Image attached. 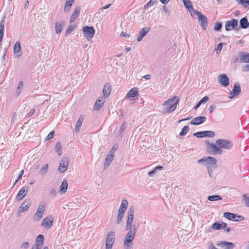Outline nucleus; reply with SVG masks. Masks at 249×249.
I'll return each instance as SVG.
<instances>
[{
	"instance_id": "a19ab883",
	"label": "nucleus",
	"mask_w": 249,
	"mask_h": 249,
	"mask_svg": "<svg viewBox=\"0 0 249 249\" xmlns=\"http://www.w3.org/2000/svg\"><path fill=\"white\" fill-rule=\"evenodd\" d=\"M62 145L60 142H57L55 145V148L57 153L58 155L60 156L62 155V151L61 150Z\"/></svg>"
},
{
	"instance_id": "393cba45",
	"label": "nucleus",
	"mask_w": 249,
	"mask_h": 249,
	"mask_svg": "<svg viewBox=\"0 0 249 249\" xmlns=\"http://www.w3.org/2000/svg\"><path fill=\"white\" fill-rule=\"evenodd\" d=\"M240 61L241 63H249V53L245 52L240 53Z\"/></svg>"
},
{
	"instance_id": "20e7f679",
	"label": "nucleus",
	"mask_w": 249,
	"mask_h": 249,
	"mask_svg": "<svg viewBox=\"0 0 249 249\" xmlns=\"http://www.w3.org/2000/svg\"><path fill=\"white\" fill-rule=\"evenodd\" d=\"M115 233L114 231H109L106 238V249H112L115 239Z\"/></svg>"
},
{
	"instance_id": "79ce46f5",
	"label": "nucleus",
	"mask_w": 249,
	"mask_h": 249,
	"mask_svg": "<svg viewBox=\"0 0 249 249\" xmlns=\"http://www.w3.org/2000/svg\"><path fill=\"white\" fill-rule=\"evenodd\" d=\"M243 201L245 205L249 207V194H245L243 195Z\"/></svg>"
},
{
	"instance_id": "c85d7f7f",
	"label": "nucleus",
	"mask_w": 249,
	"mask_h": 249,
	"mask_svg": "<svg viewBox=\"0 0 249 249\" xmlns=\"http://www.w3.org/2000/svg\"><path fill=\"white\" fill-rule=\"evenodd\" d=\"M74 2V0H66L64 8L65 13H68L71 9V6Z\"/></svg>"
},
{
	"instance_id": "680f3d73",
	"label": "nucleus",
	"mask_w": 249,
	"mask_h": 249,
	"mask_svg": "<svg viewBox=\"0 0 249 249\" xmlns=\"http://www.w3.org/2000/svg\"><path fill=\"white\" fill-rule=\"evenodd\" d=\"M120 36L127 38L130 36V35L128 34L126 32H122L120 34Z\"/></svg>"
},
{
	"instance_id": "4c0bfd02",
	"label": "nucleus",
	"mask_w": 249,
	"mask_h": 249,
	"mask_svg": "<svg viewBox=\"0 0 249 249\" xmlns=\"http://www.w3.org/2000/svg\"><path fill=\"white\" fill-rule=\"evenodd\" d=\"M48 164H45L42 168L39 170V173L42 176H44L48 172Z\"/></svg>"
},
{
	"instance_id": "c9c22d12",
	"label": "nucleus",
	"mask_w": 249,
	"mask_h": 249,
	"mask_svg": "<svg viewBox=\"0 0 249 249\" xmlns=\"http://www.w3.org/2000/svg\"><path fill=\"white\" fill-rule=\"evenodd\" d=\"M183 1L184 5L186 7V8L189 10L191 11V10H193V7L192 4V2L190 0H182Z\"/></svg>"
},
{
	"instance_id": "72a5a7b5",
	"label": "nucleus",
	"mask_w": 249,
	"mask_h": 249,
	"mask_svg": "<svg viewBox=\"0 0 249 249\" xmlns=\"http://www.w3.org/2000/svg\"><path fill=\"white\" fill-rule=\"evenodd\" d=\"M224 216L227 219L230 220H235L236 215L235 213H230V212H225L223 214Z\"/></svg>"
},
{
	"instance_id": "49530a36",
	"label": "nucleus",
	"mask_w": 249,
	"mask_h": 249,
	"mask_svg": "<svg viewBox=\"0 0 249 249\" xmlns=\"http://www.w3.org/2000/svg\"><path fill=\"white\" fill-rule=\"evenodd\" d=\"M155 2L156 0H150L144 6V9H146L148 7L153 5Z\"/></svg>"
},
{
	"instance_id": "09e8293b",
	"label": "nucleus",
	"mask_w": 249,
	"mask_h": 249,
	"mask_svg": "<svg viewBox=\"0 0 249 249\" xmlns=\"http://www.w3.org/2000/svg\"><path fill=\"white\" fill-rule=\"evenodd\" d=\"M239 2L240 4H242L244 7H247V6L245 4H248L249 5V0H236Z\"/></svg>"
},
{
	"instance_id": "aec40b11",
	"label": "nucleus",
	"mask_w": 249,
	"mask_h": 249,
	"mask_svg": "<svg viewBox=\"0 0 249 249\" xmlns=\"http://www.w3.org/2000/svg\"><path fill=\"white\" fill-rule=\"evenodd\" d=\"M217 245L222 248L225 247V249H233L235 247L234 243L228 241H219L217 243Z\"/></svg>"
},
{
	"instance_id": "f704fd0d",
	"label": "nucleus",
	"mask_w": 249,
	"mask_h": 249,
	"mask_svg": "<svg viewBox=\"0 0 249 249\" xmlns=\"http://www.w3.org/2000/svg\"><path fill=\"white\" fill-rule=\"evenodd\" d=\"M44 236L42 234L38 235L36 239L35 244H38L41 247H42L44 244Z\"/></svg>"
},
{
	"instance_id": "a18cd8bd",
	"label": "nucleus",
	"mask_w": 249,
	"mask_h": 249,
	"mask_svg": "<svg viewBox=\"0 0 249 249\" xmlns=\"http://www.w3.org/2000/svg\"><path fill=\"white\" fill-rule=\"evenodd\" d=\"M222 22H216L214 24V29L216 31H219L222 28Z\"/></svg>"
},
{
	"instance_id": "5701e85b",
	"label": "nucleus",
	"mask_w": 249,
	"mask_h": 249,
	"mask_svg": "<svg viewBox=\"0 0 249 249\" xmlns=\"http://www.w3.org/2000/svg\"><path fill=\"white\" fill-rule=\"evenodd\" d=\"M227 224L225 222L219 223L218 222H214L212 226V228L213 230H219L226 228Z\"/></svg>"
},
{
	"instance_id": "e433bc0d",
	"label": "nucleus",
	"mask_w": 249,
	"mask_h": 249,
	"mask_svg": "<svg viewBox=\"0 0 249 249\" xmlns=\"http://www.w3.org/2000/svg\"><path fill=\"white\" fill-rule=\"evenodd\" d=\"M68 188V182L66 179H64L60 186V191L62 193H65Z\"/></svg>"
},
{
	"instance_id": "f8f14e48",
	"label": "nucleus",
	"mask_w": 249,
	"mask_h": 249,
	"mask_svg": "<svg viewBox=\"0 0 249 249\" xmlns=\"http://www.w3.org/2000/svg\"><path fill=\"white\" fill-rule=\"evenodd\" d=\"M53 217L50 215L45 217L42 221L41 226L45 229H49L53 225Z\"/></svg>"
},
{
	"instance_id": "69168bd1",
	"label": "nucleus",
	"mask_w": 249,
	"mask_h": 249,
	"mask_svg": "<svg viewBox=\"0 0 249 249\" xmlns=\"http://www.w3.org/2000/svg\"><path fill=\"white\" fill-rule=\"evenodd\" d=\"M42 247L40 246L38 244H35L32 248V249H41Z\"/></svg>"
},
{
	"instance_id": "a878e982",
	"label": "nucleus",
	"mask_w": 249,
	"mask_h": 249,
	"mask_svg": "<svg viewBox=\"0 0 249 249\" xmlns=\"http://www.w3.org/2000/svg\"><path fill=\"white\" fill-rule=\"evenodd\" d=\"M114 157V155H111L109 153L107 154V156L105 161L104 162V168H107L110 164H111L112 161L113 160Z\"/></svg>"
},
{
	"instance_id": "dca6fc26",
	"label": "nucleus",
	"mask_w": 249,
	"mask_h": 249,
	"mask_svg": "<svg viewBox=\"0 0 249 249\" xmlns=\"http://www.w3.org/2000/svg\"><path fill=\"white\" fill-rule=\"evenodd\" d=\"M21 45L19 41H17L14 47V53L17 57H20L22 56V53L21 52Z\"/></svg>"
},
{
	"instance_id": "de8ad7c7",
	"label": "nucleus",
	"mask_w": 249,
	"mask_h": 249,
	"mask_svg": "<svg viewBox=\"0 0 249 249\" xmlns=\"http://www.w3.org/2000/svg\"><path fill=\"white\" fill-rule=\"evenodd\" d=\"M74 28H75V27L74 25H70L68 27V28L66 31V34L69 35L70 34H71L72 32V31L74 30Z\"/></svg>"
},
{
	"instance_id": "cd10ccee",
	"label": "nucleus",
	"mask_w": 249,
	"mask_h": 249,
	"mask_svg": "<svg viewBox=\"0 0 249 249\" xmlns=\"http://www.w3.org/2000/svg\"><path fill=\"white\" fill-rule=\"evenodd\" d=\"M64 22L63 21L56 22L55 24V33L57 34H60L63 30Z\"/></svg>"
},
{
	"instance_id": "37998d69",
	"label": "nucleus",
	"mask_w": 249,
	"mask_h": 249,
	"mask_svg": "<svg viewBox=\"0 0 249 249\" xmlns=\"http://www.w3.org/2000/svg\"><path fill=\"white\" fill-rule=\"evenodd\" d=\"M189 130V128L188 127V125H184L183 128L182 129L181 132H180V135H185L188 132Z\"/></svg>"
},
{
	"instance_id": "0eeeda50",
	"label": "nucleus",
	"mask_w": 249,
	"mask_h": 249,
	"mask_svg": "<svg viewBox=\"0 0 249 249\" xmlns=\"http://www.w3.org/2000/svg\"><path fill=\"white\" fill-rule=\"evenodd\" d=\"M45 211V205L43 203L39 204L37 211L34 215V219L35 221H39L43 217Z\"/></svg>"
},
{
	"instance_id": "1a4fd4ad",
	"label": "nucleus",
	"mask_w": 249,
	"mask_h": 249,
	"mask_svg": "<svg viewBox=\"0 0 249 249\" xmlns=\"http://www.w3.org/2000/svg\"><path fill=\"white\" fill-rule=\"evenodd\" d=\"M83 31L85 37L89 40L92 38L94 36L95 30L93 27L86 26L83 28Z\"/></svg>"
},
{
	"instance_id": "f3484780",
	"label": "nucleus",
	"mask_w": 249,
	"mask_h": 249,
	"mask_svg": "<svg viewBox=\"0 0 249 249\" xmlns=\"http://www.w3.org/2000/svg\"><path fill=\"white\" fill-rule=\"evenodd\" d=\"M206 120L205 116H199L194 118L191 121L188 123V124H201Z\"/></svg>"
},
{
	"instance_id": "bb28decb",
	"label": "nucleus",
	"mask_w": 249,
	"mask_h": 249,
	"mask_svg": "<svg viewBox=\"0 0 249 249\" xmlns=\"http://www.w3.org/2000/svg\"><path fill=\"white\" fill-rule=\"evenodd\" d=\"M80 7H77L75 9L74 11L72 13V15L71 16L70 22V23H73L76 18L78 17L79 15L80 14Z\"/></svg>"
},
{
	"instance_id": "0e129e2a",
	"label": "nucleus",
	"mask_w": 249,
	"mask_h": 249,
	"mask_svg": "<svg viewBox=\"0 0 249 249\" xmlns=\"http://www.w3.org/2000/svg\"><path fill=\"white\" fill-rule=\"evenodd\" d=\"M223 47V43H220L218 44L217 47V53H218V51L219 52L221 51L222 48Z\"/></svg>"
},
{
	"instance_id": "e2e57ef3",
	"label": "nucleus",
	"mask_w": 249,
	"mask_h": 249,
	"mask_svg": "<svg viewBox=\"0 0 249 249\" xmlns=\"http://www.w3.org/2000/svg\"><path fill=\"white\" fill-rule=\"evenodd\" d=\"M208 249H217L212 242H210L208 244Z\"/></svg>"
},
{
	"instance_id": "58836bf2",
	"label": "nucleus",
	"mask_w": 249,
	"mask_h": 249,
	"mask_svg": "<svg viewBox=\"0 0 249 249\" xmlns=\"http://www.w3.org/2000/svg\"><path fill=\"white\" fill-rule=\"evenodd\" d=\"M23 82L22 81H20L18 84L16 92V95L17 96H18L19 95L21 91L23 88Z\"/></svg>"
},
{
	"instance_id": "2eb2a0df",
	"label": "nucleus",
	"mask_w": 249,
	"mask_h": 249,
	"mask_svg": "<svg viewBox=\"0 0 249 249\" xmlns=\"http://www.w3.org/2000/svg\"><path fill=\"white\" fill-rule=\"evenodd\" d=\"M31 204V203L30 200H25L23 202L20 206L19 207L17 213H19L27 211L29 208Z\"/></svg>"
},
{
	"instance_id": "c756f323",
	"label": "nucleus",
	"mask_w": 249,
	"mask_h": 249,
	"mask_svg": "<svg viewBox=\"0 0 249 249\" xmlns=\"http://www.w3.org/2000/svg\"><path fill=\"white\" fill-rule=\"evenodd\" d=\"M138 89L137 88H133L127 93L126 97L133 98L138 95Z\"/></svg>"
},
{
	"instance_id": "9d476101",
	"label": "nucleus",
	"mask_w": 249,
	"mask_h": 249,
	"mask_svg": "<svg viewBox=\"0 0 249 249\" xmlns=\"http://www.w3.org/2000/svg\"><path fill=\"white\" fill-rule=\"evenodd\" d=\"M135 234L127 233L125 236L124 240V245L128 248L132 247L133 244V240L134 238Z\"/></svg>"
},
{
	"instance_id": "9b49d317",
	"label": "nucleus",
	"mask_w": 249,
	"mask_h": 249,
	"mask_svg": "<svg viewBox=\"0 0 249 249\" xmlns=\"http://www.w3.org/2000/svg\"><path fill=\"white\" fill-rule=\"evenodd\" d=\"M217 81L218 83L224 87H226L229 85L230 80L226 74L223 73L219 75L217 77Z\"/></svg>"
},
{
	"instance_id": "8fccbe9b",
	"label": "nucleus",
	"mask_w": 249,
	"mask_h": 249,
	"mask_svg": "<svg viewBox=\"0 0 249 249\" xmlns=\"http://www.w3.org/2000/svg\"><path fill=\"white\" fill-rule=\"evenodd\" d=\"M216 168V166H208L207 167V171L209 173V176L212 178L213 177V170Z\"/></svg>"
},
{
	"instance_id": "f03ea898",
	"label": "nucleus",
	"mask_w": 249,
	"mask_h": 249,
	"mask_svg": "<svg viewBox=\"0 0 249 249\" xmlns=\"http://www.w3.org/2000/svg\"><path fill=\"white\" fill-rule=\"evenodd\" d=\"M134 209L133 207L129 208L128 211L127 218L126 222V230L128 233L136 234L137 228L135 224H133Z\"/></svg>"
},
{
	"instance_id": "ddd939ff",
	"label": "nucleus",
	"mask_w": 249,
	"mask_h": 249,
	"mask_svg": "<svg viewBox=\"0 0 249 249\" xmlns=\"http://www.w3.org/2000/svg\"><path fill=\"white\" fill-rule=\"evenodd\" d=\"M194 135L198 138H202L204 137L213 138L215 134L212 131H203L195 133Z\"/></svg>"
},
{
	"instance_id": "052dcab7",
	"label": "nucleus",
	"mask_w": 249,
	"mask_h": 249,
	"mask_svg": "<svg viewBox=\"0 0 249 249\" xmlns=\"http://www.w3.org/2000/svg\"><path fill=\"white\" fill-rule=\"evenodd\" d=\"M209 100V98L207 96H204L201 100H200L199 102V103L202 104L203 103H205L206 102Z\"/></svg>"
},
{
	"instance_id": "13d9d810",
	"label": "nucleus",
	"mask_w": 249,
	"mask_h": 249,
	"mask_svg": "<svg viewBox=\"0 0 249 249\" xmlns=\"http://www.w3.org/2000/svg\"><path fill=\"white\" fill-rule=\"evenodd\" d=\"M24 174V170H22L21 171H20V173L18 176V178L17 179V180H16L15 183H14V185L16 184L18 181L22 178L23 175Z\"/></svg>"
},
{
	"instance_id": "4d7b16f0",
	"label": "nucleus",
	"mask_w": 249,
	"mask_h": 249,
	"mask_svg": "<svg viewBox=\"0 0 249 249\" xmlns=\"http://www.w3.org/2000/svg\"><path fill=\"white\" fill-rule=\"evenodd\" d=\"M36 110L35 108H33L30 110L29 112L27 114V117L29 118L32 116L35 113Z\"/></svg>"
},
{
	"instance_id": "7c9ffc66",
	"label": "nucleus",
	"mask_w": 249,
	"mask_h": 249,
	"mask_svg": "<svg viewBox=\"0 0 249 249\" xmlns=\"http://www.w3.org/2000/svg\"><path fill=\"white\" fill-rule=\"evenodd\" d=\"M5 17H3L0 22V38L3 39L4 35V29L5 22Z\"/></svg>"
},
{
	"instance_id": "338daca9",
	"label": "nucleus",
	"mask_w": 249,
	"mask_h": 249,
	"mask_svg": "<svg viewBox=\"0 0 249 249\" xmlns=\"http://www.w3.org/2000/svg\"><path fill=\"white\" fill-rule=\"evenodd\" d=\"M81 126V125H75L74 131L76 133L79 132L80 130Z\"/></svg>"
},
{
	"instance_id": "6ab92c4d",
	"label": "nucleus",
	"mask_w": 249,
	"mask_h": 249,
	"mask_svg": "<svg viewBox=\"0 0 249 249\" xmlns=\"http://www.w3.org/2000/svg\"><path fill=\"white\" fill-rule=\"evenodd\" d=\"M69 162L67 159H63L59 164L58 168V171L61 173H63L67 169Z\"/></svg>"
},
{
	"instance_id": "473e14b6",
	"label": "nucleus",
	"mask_w": 249,
	"mask_h": 249,
	"mask_svg": "<svg viewBox=\"0 0 249 249\" xmlns=\"http://www.w3.org/2000/svg\"><path fill=\"white\" fill-rule=\"evenodd\" d=\"M240 27L242 29H246L248 27V21L247 17L242 18L239 21Z\"/></svg>"
},
{
	"instance_id": "4468645a",
	"label": "nucleus",
	"mask_w": 249,
	"mask_h": 249,
	"mask_svg": "<svg viewBox=\"0 0 249 249\" xmlns=\"http://www.w3.org/2000/svg\"><path fill=\"white\" fill-rule=\"evenodd\" d=\"M241 91V89L239 84L237 82H235L234 85L233 89L230 93V98H231L234 96H238L240 94Z\"/></svg>"
},
{
	"instance_id": "6e6552de",
	"label": "nucleus",
	"mask_w": 249,
	"mask_h": 249,
	"mask_svg": "<svg viewBox=\"0 0 249 249\" xmlns=\"http://www.w3.org/2000/svg\"><path fill=\"white\" fill-rule=\"evenodd\" d=\"M238 24V20L233 18L226 22L225 28L226 31H230L236 28Z\"/></svg>"
},
{
	"instance_id": "2f4dec72",
	"label": "nucleus",
	"mask_w": 249,
	"mask_h": 249,
	"mask_svg": "<svg viewBox=\"0 0 249 249\" xmlns=\"http://www.w3.org/2000/svg\"><path fill=\"white\" fill-rule=\"evenodd\" d=\"M104 96L107 97L110 93V86L109 84H106L103 89Z\"/></svg>"
},
{
	"instance_id": "3c124183",
	"label": "nucleus",
	"mask_w": 249,
	"mask_h": 249,
	"mask_svg": "<svg viewBox=\"0 0 249 249\" xmlns=\"http://www.w3.org/2000/svg\"><path fill=\"white\" fill-rule=\"evenodd\" d=\"M124 214L118 213L117 218V223L120 224V222L122 221L123 217H124Z\"/></svg>"
},
{
	"instance_id": "6e6d98bb",
	"label": "nucleus",
	"mask_w": 249,
	"mask_h": 249,
	"mask_svg": "<svg viewBox=\"0 0 249 249\" xmlns=\"http://www.w3.org/2000/svg\"><path fill=\"white\" fill-rule=\"evenodd\" d=\"M236 218H237V219H235V220H234V221H240L244 220L245 218L244 216H243L242 215H239L238 214H236Z\"/></svg>"
},
{
	"instance_id": "5fc2aeb1",
	"label": "nucleus",
	"mask_w": 249,
	"mask_h": 249,
	"mask_svg": "<svg viewBox=\"0 0 249 249\" xmlns=\"http://www.w3.org/2000/svg\"><path fill=\"white\" fill-rule=\"evenodd\" d=\"M84 119V116L81 115L76 124H82Z\"/></svg>"
},
{
	"instance_id": "f257e3e1",
	"label": "nucleus",
	"mask_w": 249,
	"mask_h": 249,
	"mask_svg": "<svg viewBox=\"0 0 249 249\" xmlns=\"http://www.w3.org/2000/svg\"><path fill=\"white\" fill-rule=\"evenodd\" d=\"M213 155H220L222 153V149H231L233 147V143L230 140L226 139H218L215 143H208Z\"/></svg>"
},
{
	"instance_id": "4be33fe9",
	"label": "nucleus",
	"mask_w": 249,
	"mask_h": 249,
	"mask_svg": "<svg viewBox=\"0 0 249 249\" xmlns=\"http://www.w3.org/2000/svg\"><path fill=\"white\" fill-rule=\"evenodd\" d=\"M150 28L144 27L142 28L139 32V35L137 38L138 42L141 41L142 38L146 36L147 33L150 31Z\"/></svg>"
},
{
	"instance_id": "b1692460",
	"label": "nucleus",
	"mask_w": 249,
	"mask_h": 249,
	"mask_svg": "<svg viewBox=\"0 0 249 249\" xmlns=\"http://www.w3.org/2000/svg\"><path fill=\"white\" fill-rule=\"evenodd\" d=\"M127 205H128V202H127V200L123 199L122 200L121 205L119 210L118 211V213L124 214V212L127 209Z\"/></svg>"
},
{
	"instance_id": "412c9836",
	"label": "nucleus",
	"mask_w": 249,
	"mask_h": 249,
	"mask_svg": "<svg viewBox=\"0 0 249 249\" xmlns=\"http://www.w3.org/2000/svg\"><path fill=\"white\" fill-rule=\"evenodd\" d=\"M105 102V99L103 97H99L98 98L95 103L93 107L94 110H99L101 109Z\"/></svg>"
},
{
	"instance_id": "bf43d9fd",
	"label": "nucleus",
	"mask_w": 249,
	"mask_h": 249,
	"mask_svg": "<svg viewBox=\"0 0 249 249\" xmlns=\"http://www.w3.org/2000/svg\"><path fill=\"white\" fill-rule=\"evenodd\" d=\"M192 117V116L190 117H187V118H186L185 119L178 120L177 122H175V123L176 124V123L179 124V123H181L182 122L188 121L189 120H190L191 119Z\"/></svg>"
},
{
	"instance_id": "39448f33",
	"label": "nucleus",
	"mask_w": 249,
	"mask_h": 249,
	"mask_svg": "<svg viewBox=\"0 0 249 249\" xmlns=\"http://www.w3.org/2000/svg\"><path fill=\"white\" fill-rule=\"evenodd\" d=\"M197 163L207 165V167L216 166V160L215 158L212 157H206L197 160Z\"/></svg>"
},
{
	"instance_id": "c03bdc74",
	"label": "nucleus",
	"mask_w": 249,
	"mask_h": 249,
	"mask_svg": "<svg viewBox=\"0 0 249 249\" xmlns=\"http://www.w3.org/2000/svg\"><path fill=\"white\" fill-rule=\"evenodd\" d=\"M118 149V145L117 143H115L113 144L111 149L109 152L108 153L111 154V155H114V153L116 152V151Z\"/></svg>"
},
{
	"instance_id": "864d4df0",
	"label": "nucleus",
	"mask_w": 249,
	"mask_h": 249,
	"mask_svg": "<svg viewBox=\"0 0 249 249\" xmlns=\"http://www.w3.org/2000/svg\"><path fill=\"white\" fill-rule=\"evenodd\" d=\"M29 247V243L28 242H25L23 243L21 245V248L22 249H28Z\"/></svg>"
},
{
	"instance_id": "603ef678",
	"label": "nucleus",
	"mask_w": 249,
	"mask_h": 249,
	"mask_svg": "<svg viewBox=\"0 0 249 249\" xmlns=\"http://www.w3.org/2000/svg\"><path fill=\"white\" fill-rule=\"evenodd\" d=\"M54 131H52L51 132H50L49 133V134L48 135V136H47V137L46 138L45 141H48L50 139L53 138L54 136Z\"/></svg>"
},
{
	"instance_id": "774afa93",
	"label": "nucleus",
	"mask_w": 249,
	"mask_h": 249,
	"mask_svg": "<svg viewBox=\"0 0 249 249\" xmlns=\"http://www.w3.org/2000/svg\"><path fill=\"white\" fill-rule=\"evenodd\" d=\"M243 70L245 71H249V64L245 66L243 68Z\"/></svg>"
},
{
	"instance_id": "7ed1b4c3",
	"label": "nucleus",
	"mask_w": 249,
	"mask_h": 249,
	"mask_svg": "<svg viewBox=\"0 0 249 249\" xmlns=\"http://www.w3.org/2000/svg\"><path fill=\"white\" fill-rule=\"evenodd\" d=\"M179 100L177 96H173L168 99L163 104L164 113H169L175 110Z\"/></svg>"
},
{
	"instance_id": "ea45409f",
	"label": "nucleus",
	"mask_w": 249,
	"mask_h": 249,
	"mask_svg": "<svg viewBox=\"0 0 249 249\" xmlns=\"http://www.w3.org/2000/svg\"><path fill=\"white\" fill-rule=\"evenodd\" d=\"M208 199L209 201H214L221 200L222 198L219 195H213L209 196Z\"/></svg>"
},
{
	"instance_id": "423d86ee",
	"label": "nucleus",
	"mask_w": 249,
	"mask_h": 249,
	"mask_svg": "<svg viewBox=\"0 0 249 249\" xmlns=\"http://www.w3.org/2000/svg\"><path fill=\"white\" fill-rule=\"evenodd\" d=\"M194 13L197 16L198 21L200 23L202 29L204 30H206L208 26V19L207 17L196 10L194 11Z\"/></svg>"
},
{
	"instance_id": "a211bd4d",
	"label": "nucleus",
	"mask_w": 249,
	"mask_h": 249,
	"mask_svg": "<svg viewBox=\"0 0 249 249\" xmlns=\"http://www.w3.org/2000/svg\"><path fill=\"white\" fill-rule=\"evenodd\" d=\"M28 188V186H25L20 190L16 196L17 200H21L26 195Z\"/></svg>"
}]
</instances>
